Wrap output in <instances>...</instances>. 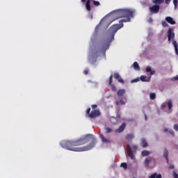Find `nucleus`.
<instances>
[{"instance_id":"nucleus-19","label":"nucleus","mask_w":178,"mask_h":178,"mask_svg":"<svg viewBox=\"0 0 178 178\" xmlns=\"http://www.w3.org/2000/svg\"><path fill=\"white\" fill-rule=\"evenodd\" d=\"M141 144L143 148L148 147V143H147V140H145V138L141 139Z\"/></svg>"},{"instance_id":"nucleus-37","label":"nucleus","mask_w":178,"mask_h":178,"mask_svg":"<svg viewBox=\"0 0 178 178\" xmlns=\"http://www.w3.org/2000/svg\"><path fill=\"white\" fill-rule=\"evenodd\" d=\"M173 176L174 178H178V174L175 171L173 172Z\"/></svg>"},{"instance_id":"nucleus-7","label":"nucleus","mask_w":178,"mask_h":178,"mask_svg":"<svg viewBox=\"0 0 178 178\" xmlns=\"http://www.w3.org/2000/svg\"><path fill=\"white\" fill-rule=\"evenodd\" d=\"M160 9H161V7L159 6V5H157V4H155L153 6L149 7V12L152 14L159 13Z\"/></svg>"},{"instance_id":"nucleus-18","label":"nucleus","mask_w":178,"mask_h":178,"mask_svg":"<svg viewBox=\"0 0 178 178\" xmlns=\"http://www.w3.org/2000/svg\"><path fill=\"white\" fill-rule=\"evenodd\" d=\"M90 2H91L90 0H87L86 3V10H88V12H91V6L90 5Z\"/></svg>"},{"instance_id":"nucleus-43","label":"nucleus","mask_w":178,"mask_h":178,"mask_svg":"<svg viewBox=\"0 0 178 178\" xmlns=\"http://www.w3.org/2000/svg\"><path fill=\"white\" fill-rule=\"evenodd\" d=\"M170 1H172V0H165V3L167 5H169V3H170Z\"/></svg>"},{"instance_id":"nucleus-8","label":"nucleus","mask_w":178,"mask_h":178,"mask_svg":"<svg viewBox=\"0 0 178 178\" xmlns=\"http://www.w3.org/2000/svg\"><path fill=\"white\" fill-rule=\"evenodd\" d=\"M127 151L130 159H134V154H133V150H131V146L130 145L127 146Z\"/></svg>"},{"instance_id":"nucleus-50","label":"nucleus","mask_w":178,"mask_h":178,"mask_svg":"<svg viewBox=\"0 0 178 178\" xmlns=\"http://www.w3.org/2000/svg\"><path fill=\"white\" fill-rule=\"evenodd\" d=\"M145 120H147V115H145Z\"/></svg>"},{"instance_id":"nucleus-31","label":"nucleus","mask_w":178,"mask_h":178,"mask_svg":"<svg viewBox=\"0 0 178 178\" xmlns=\"http://www.w3.org/2000/svg\"><path fill=\"white\" fill-rule=\"evenodd\" d=\"M173 3H174L175 9H177L178 1L177 0H173Z\"/></svg>"},{"instance_id":"nucleus-5","label":"nucleus","mask_w":178,"mask_h":178,"mask_svg":"<svg viewBox=\"0 0 178 178\" xmlns=\"http://www.w3.org/2000/svg\"><path fill=\"white\" fill-rule=\"evenodd\" d=\"M98 116H101V111L99 110H92L89 114V118L91 119H95V118H98Z\"/></svg>"},{"instance_id":"nucleus-9","label":"nucleus","mask_w":178,"mask_h":178,"mask_svg":"<svg viewBox=\"0 0 178 178\" xmlns=\"http://www.w3.org/2000/svg\"><path fill=\"white\" fill-rule=\"evenodd\" d=\"M114 79L115 80H118V83H121V84H124V80L120 77V75L118 72H115L113 75Z\"/></svg>"},{"instance_id":"nucleus-44","label":"nucleus","mask_w":178,"mask_h":178,"mask_svg":"<svg viewBox=\"0 0 178 178\" xmlns=\"http://www.w3.org/2000/svg\"><path fill=\"white\" fill-rule=\"evenodd\" d=\"M169 169H175V165H170Z\"/></svg>"},{"instance_id":"nucleus-35","label":"nucleus","mask_w":178,"mask_h":178,"mask_svg":"<svg viewBox=\"0 0 178 178\" xmlns=\"http://www.w3.org/2000/svg\"><path fill=\"white\" fill-rule=\"evenodd\" d=\"M151 67H146V72L147 73H150L151 72Z\"/></svg>"},{"instance_id":"nucleus-4","label":"nucleus","mask_w":178,"mask_h":178,"mask_svg":"<svg viewBox=\"0 0 178 178\" xmlns=\"http://www.w3.org/2000/svg\"><path fill=\"white\" fill-rule=\"evenodd\" d=\"M145 166H149V165H152L154 167H155V165H156V159L154 157L149 156L145 161Z\"/></svg>"},{"instance_id":"nucleus-15","label":"nucleus","mask_w":178,"mask_h":178,"mask_svg":"<svg viewBox=\"0 0 178 178\" xmlns=\"http://www.w3.org/2000/svg\"><path fill=\"white\" fill-rule=\"evenodd\" d=\"M99 137L103 143H106V144L111 143V140L109 139H106L102 134H99Z\"/></svg>"},{"instance_id":"nucleus-17","label":"nucleus","mask_w":178,"mask_h":178,"mask_svg":"<svg viewBox=\"0 0 178 178\" xmlns=\"http://www.w3.org/2000/svg\"><path fill=\"white\" fill-rule=\"evenodd\" d=\"M172 45H174V48H175L176 55H178V44H177V42L176 40H173Z\"/></svg>"},{"instance_id":"nucleus-48","label":"nucleus","mask_w":178,"mask_h":178,"mask_svg":"<svg viewBox=\"0 0 178 178\" xmlns=\"http://www.w3.org/2000/svg\"><path fill=\"white\" fill-rule=\"evenodd\" d=\"M164 131H168V129H164Z\"/></svg>"},{"instance_id":"nucleus-2","label":"nucleus","mask_w":178,"mask_h":178,"mask_svg":"<svg viewBox=\"0 0 178 178\" xmlns=\"http://www.w3.org/2000/svg\"><path fill=\"white\" fill-rule=\"evenodd\" d=\"M113 15L115 19H121L124 17V19L120 20V23H126L127 22H131V18H133V11L127 9H120L115 10L113 13Z\"/></svg>"},{"instance_id":"nucleus-32","label":"nucleus","mask_w":178,"mask_h":178,"mask_svg":"<svg viewBox=\"0 0 178 178\" xmlns=\"http://www.w3.org/2000/svg\"><path fill=\"white\" fill-rule=\"evenodd\" d=\"M121 167L124 168V169H127V164L126 163H122Z\"/></svg>"},{"instance_id":"nucleus-34","label":"nucleus","mask_w":178,"mask_h":178,"mask_svg":"<svg viewBox=\"0 0 178 178\" xmlns=\"http://www.w3.org/2000/svg\"><path fill=\"white\" fill-rule=\"evenodd\" d=\"M91 112V108H88L86 111V114L88 115V116H90V113Z\"/></svg>"},{"instance_id":"nucleus-40","label":"nucleus","mask_w":178,"mask_h":178,"mask_svg":"<svg viewBox=\"0 0 178 178\" xmlns=\"http://www.w3.org/2000/svg\"><path fill=\"white\" fill-rule=\"evenodd\" d=\"M148 23H152L154 22V19H152V17L149 18L148 20H147Z\"/></svg>"},{"instance_id":"nucleus-11","label":"nucleus","mask_w":178,"mask_h":178,"mask_svg":"<svg viewBox=\"0 0 178 178\" xmlns=\"http://www.w3.org/2000/svg\"><path fill=\"white\" fill-rule=\"evenodd\" d=\"M113 79V75H111L109 77V86H111L112 91H117L118 88H116V86H115V85L112 83Z\"/></svg>"},{"instance_id":"nucleus-20","label":"nucleus","mask_w":178,"mask_h":178,"mask_svg":"<svg viewBox=\"0 0 178 178\" xmlns=\"http://www.w3.org/2000/svg\"><path fill=\"white\" fill-rule=\"evenodd\" d=\"M149 178H162V175L154 173L150 176Z\"/></svg>"},{"instance_id":"nucleus-36","label":"nucleus","mask_w":178,"mask_h":178,"mask_svg":"<svg viewBox=\"0 0 178 178\" xmlns=\"http://www.w3.org/2000/svg\"><path fill=\"white\" fill-rule=\"evenodd\" d=\"M132 148H133V149H134V151H137V149H138V147L136 145H134L132 146Z\"/></svg>"},{"instance_id":"nucleus-25","label":"nucleus","mask_w":178,"mask_h":178,"mask_svg":"<svg viewBox=\"0 0 178 178\" xmlns=\"http://www.w3.org/2000/svg\"><path fill=\"white\" fill-rule=\"evenodd\" d=\"M134 136L133 134H129L126 136V140H133Z\"/></svg>"},{"instance_id":"nucleus-41","label":"nucleus","mask_w":178,"mask_h":178,"mask_svg":"<svg viewBox=\"0 0 178 178\" xmlns=\"http://www.w3.org/2000/svg\"><path fill=\"white\" fill-rule=\"evenodd\" d=\"M137 81H140V79H136L132 81V83H137Z\"/></svg>"},{"instance_id":"nucleus-29","label":"nucleus","mask_w":178,"mask_h":178,"mask_svg":"<svg viewBox=\"0 0 178 178\" xmlns=\"http://www.w3.org/2000/svg\"><path fill=\"white\" fill-rule=\"evenodd\" d=\"M150 99H155L156 98V95L154 92L150 93L149 95Z\"/></svg>"},{"instance_id":"nucleus-3","label":"nucleus","mask_w":178,"mask_h":178,"mask_svg":"<svg viewBox=\"0 0 178 178\" xmlns=\"http://www.w3.org/2000/svg\"><path fill=\"white\" fill-rule=\"evenodd\" d=\"M123 27V23L115 24L111 26L107 31V34L110 35V40L108 39L109 42H112L115 39V34L118 32V30H120Z\"/></svg>"},{"instance_id":"nucleus-39","label":"nucleus","mask_w":178,"mask_h":178,"mask_svg":"<svg viewBox=\"0 0 178 178\" xmlns=\"http://www.w3.org/2000/svg\"><path fill=\"white\" fill-rule=\"evenodd\" d=\"M174 129H175V130H176V131H178V124H175L174 125Z\"/></svg>"},{"instance_id":"nucleus-23","label":"nucleus","mask_w":178,"mask_h":178,"mask_svg":"<svg viewBox=\"0 0 178 178\" xmlns=\"http://www.w3.org/2000/svg\"><path fill=\"white\" fill-rule=\"evenodd\" d=\"M149 155V152L147 150H143L141 152V156H148Z\"/></svg>"},{"instance_id":"nucleus-45","label":"nucleus","mask_w":178,"mask_h":178,"mask_svg":"<svg viewBox=\"0 0 178 178\" xmlns=\"http://www.w3.org/2000/svg\"><path fill=\"white\" fill-rule=\"evenodd\" d=\"M83 73H84L85 74H88V70H84V71H83Z\"/></svg>"},{"instance_id":"nucleus-24","label":"nucleus","mask_w":178,"mask_h":178,"mask_svg":"<svg viewBox=\"0 0 178 178\" xmlns=\"http://www.w3.org/2000/svg\"><path fill=\"white\" fill-rule=\"evenodd\" d=\"M134 69H135V70H140V65H138V63H134Z\"/></svg>"},{"instance_id":"nucleus-1","label":"nucleus","mask_w":178,"mask_h":178,"mask_svg":"<svg viewBox=\"0 0 178 178\" xmlns=\"http://www.w3.org/2000/svg\"><path fill=\"white\" fill-rule=\"evenodd\" d=\"M97 144V140L91 134H88L75 140H63L60 143L63 148L74 152H83L92 149Z\"/></svg>"},{"instance_id":"nucleus-26","label":"nucleus","mask_w":178,"mask_h":178,"mask_svg":"<svg viewBox=\"0 0 178 178\" xmlns=\"http://www.w3.org/2000/svg\"><path fill=\"white\" fill-rule=\"evenodd\" d=\"M104 129L107 134H108L109 133H112V131H113V129H112L111 128H109V127H105Z\"/></svg>"},{"instance_id":"nucleus-27","label":"nucleus","mask_w":178,"mask_h":178,"mask_svg":"<svg viewBox=\"0 0 178 178\" xmlns=\"http://www.w3.org/2000/svg\"><path fill=\"white\" fill-rule=\"evenodd\" d=\"M115 104H116V105H124V104H126V102H124V101H123V99H120V101H117Z\"/></svg>"},{"instance_id":"nucleus-12","label":"nucleus","mask_w":178,"mask_h":178,"mask_svg":"<svg viewBox=\"0 0 178 178\" xmlns=\"http://www.w3.org/2000/svg\"><path fill=\"white\" fill-rule=\"evenodd\" d=\"M108 47H109V44H108V43H102L100 46L99 51L106 52V49H108Z\"/></svg>"},{"instance_id":"nucleus-30","label":"nucleus","mask_w":178,"mask_h":178,"mask_svg":"<svg viewBox=\"0 0 178 178\" xmlns=\"http://www.w3.org/2000/svg\"><path fill=\"white\" fill-rule=\"evenodd\" d=\"M92 3L95 6H99V5H101V3H99V1H95L93 0L92 1Z\"/></svg>"},{"instance_id":"nucleus-28","label":"nucleus","mask_w":178,"mask_h":178,"mask_svg":"<svg viewBox=\"0 0 178 178\" xmlns=\"http://www.w3.org/2000/svg\"><path fill=\"white\" fill-rule=\"evenodd\" d=\"M168 109H171L172 108H173V103L172 102V100L168 101Z\"/></svg>"},{"instance_id":"nucleus-42","label":"nucleus","mask_w":178,"mask_h":178,"mask_svg":"<svg viewBox=\"0 0 178 178\" xmlns=\"http://www.w3.org/2000/svg\"><path fill=\"white\" fill-rule=\"evenodd\" d=\"M154 74H155V72L151 70V71H150V75H151V76H154Z\"/></svg>"},{"instance_id":"nucleus-14","label":"nucleus","mask_w":178,"mask_h":178,"mask_svg":"<svg viewBox=\"0 0 178 178\" xmlns=\"http://www.w3.org/2000/svg\"><path fill=\"white\" fill-rule=\"evenodd\" d=\"M165 20L170 24H176V22L173 20V18L172 17H166Z\"/></svg>"},{"instance_id":"nucleus-21","label":"nucleus","mask_w":178,"mask_h":178,"mask_svg":"<svg viewBox=\"0 0 178 178\" xmlns=\"http://www.w3.org/2000/svg\"><path fill=\"white\" fill-rule=\"evenodd\" d=\"M141 81H149V78H147L145 75H142L140 76Z\"/></svg>"},{"instance_id":"nucleus-47","label":"nucleus","mask_w":178,"mask_h":178,"mask_svg":"<svg viewBox=\"0 0 178 178\" xmlns=\"http://www.w3.org/2000/svg\"><path fill=\"white\" fill-rule=\"evenodd\" d=\"M165 107H166V106H165V105H163V104L162 105V108H165Z\"/></svg>"},{"instance_id":"nucleus-38","label":"nucleus","mask_w":178,"mask_h":178,"mask_svg":"<svg viewBox=\"0 0 178 178\" xmlns=\"http://www.w3.org/2000/svg\"><path fill=\"white\" fill-rule=\"evenodd\" d=\"M91 106H92V109H95L98 108V106L97 104H92Z\"/></svg>"},{"instance_id":"nucleus-16","label":"nucleus","mask_w":178,"mask_h":178,"mask_svg":"<svg viewBox=\"0 0 178 178\" xmlns=\"http://www.w3.org/2000/svg\"><path fill=\"white\" fill-rule=\"evenodd\" d=\"M124 94H126V90L124 89H120L117 92L118 97H123Z\"/></svg>"},{"instance_id":"nucleus-10","label":"nucleus","mask_w":178,"mask_h":178,"mask_svg":"<svg viewBox=\"0 0 178 178\" xmlns=\"http://www.w3.org/2000/svg\"><path fill=\"white\" fill-rule=\"evenodd\" d=\"M125 129H126V122H124L118 129H115V133H118V134L123 133Z\"/></svg>"},{"instance_id":"nucleus-13","label":"nucleus","mask_w":178,"mask_h":178,"mask_svg":"<svg viewBox=\"0 0 178 178\" xmlns=\"http://www.w3.org/2000/svg\"><path fill=\"white\" fill-rule=\"evenodd\" d=\"M163 156L166 160L167 163H169V151H168L167 149H164Z\"/></svg>"},{"instance_id":"nucleus-49","label":"nucleus","mask_w":178,"mask_h":178,"mask_svg":"<svg viewBox=\"0 0 178 178\" xmlns=\"http://www.w3.org/2000/svg\"><path fill=\"white\" fill-rule=\"evenodd\" d=\"M171 134H172V136H175V133L173 132H171Z\"/></svg>"},{"instance_id":"nucleus-6","label":"nucleus","mask_w":178,"mask_h":178,"mask_svg":"<svg viewBox=\"0 0 178 178\" xmlns=\"http://www.w3.org/2000/svg\"><path fill=\"white\" fill-rule=\"evenodd\" d=\"M167 34L168 41H172V40H175V31H173V29L170 28L167 32Z\"/></svg>"},{"instance_id":"nucleus-22","label":"nucleus","mask_w":178,"mask_h":178,"mask_svg":"<svg viewBox=\"0 0 178 178\" xmlns=\"http://www.w3.org/2000/svg\"><path fill=\"white\" fill-rule=\"evenodd\" d=\"M164 0H154L153 3L155 5H161V3H163Z\"/></svg>"},{"instance_id":"nucleus-46","label":"nucleus","mask_w":178,"mask_h":178,"mask_svg":"<svg viewBox=\"0 0 178 178\" xmlns=\"http://www.w3.org/2000/svg\"><path fill=\"white\" fill-rule=\"evenodd\" d=\"M86 0H81V2H82L83 3H84V2H86Z\"/></svg>"},{"instance_id":"nucleus-51","label":"nucleus","mask_w":178,"mask_h":178,"mask_svg":"<svg viewBox=\"0 0 178 178\" xmlns=\"http://www.w3.org/2000/svg\"><path fill=\"white\" fill-rule=\"evenodd\" d=\"M113 178H115V177H113Z\"/></svg>"},{"instance_id":"nucleus-33","label":"nucleus","mask_w":178,"mask_h":178,"mask_svg":"<svg viewBox=\"0 0 178 178\" xmlns=\"http://www.w3.org/2000/svg\"><path fill=\"white\" fill-rule=\"evenodd\" d=\"M162 26H163V27H168V26H169V24H168V22L163 21Z\"/></svg>"}]
</instances>
